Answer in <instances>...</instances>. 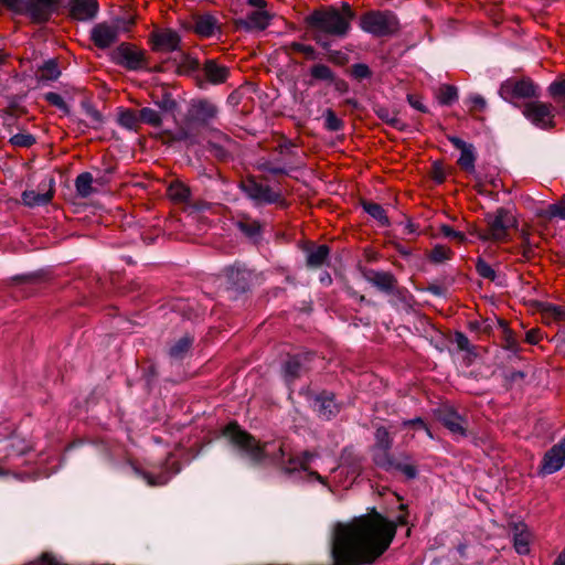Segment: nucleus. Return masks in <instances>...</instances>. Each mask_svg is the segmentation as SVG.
<instances>
[{
  "mask_svg": "<svg viewBox=\"0 0 565 565\" xmlns=\"http://www.w3.org/2000/svg\"><path fill=\"white\" fill-rule=\"evenodd\" d=\"M139 121L160 128L163 122L161 114L150 107H143L139 110Z\"/></svg>",
  "mask_w": 565,
  "mask_h": 565,
  "instance_id": "nucleus-42",
  "label": "nucleus"
},
{
  "mask_svg": "<svg viewBox=\"0 0 565 565\" xmlns=\"http://www.w3.org/2000/svg\"><path fill=\"white\" fill-rule=\"evenodd\" d=\"M498 327L501 329L502 348L507 351L516 354L520 351V344L515 338L514 332L510 329L504 319L497 318Z\"/></svg>",
  "mask_w": 565,
  "mask_h": 565,
  "instance_id": "nucleus-30",
  "label": "nucleus"
},
{
  "mask_svg": "<svg viewBox=\"0 0 565 565\" xmlns=\"http://www.w3.org/2000/svg\"><path fill=\"white\" fill-rule=\"evenodd\" d=\"M191 345L192 339L189 337H182L169 348L168 354L171 359L181 361L185 358Z\"/></svg>",
  "mask_w": 565,
  "mask_h": 565,
  "instance_id": "nucleus-39",
  "label": "nucleus"
},
{
  "mask_svg": "<svg viewBox=\"0 0 565 565\" xmlns=\"http://www.w3.org/2000/svg\"><path fill=\"white\" fill-rule=\"evenodd\" d=\"M364 278L381 292L386 295L395 292L397 279L390 271L369 269L364 273Z\"/></svg>",
  "mask_w": 565,
  "mask_h": 565,
  "instance_id": "nucleus-25",
  "label": "nucleus"
},
{
  "mask_svg": "<svg viewBox=\"0 0 565 565\" xmlns=\"http://www.w3.org/2000/svg\"><path fill=\"white\" fill-rule=\"evenodd\" d=\"M169 135L173 141H186L191 145L201 143L204 141L198 132L190 131V126L185 121L183 127H181L177 132Z\"/></svg>",
  "mask_w": 565,
  "mask_h": 565,
  "instance_id": "nucleus-40",
  "label": "nucleus"
},
{
  "mask_svg": "<svg viewBox=\"0 0 565 565\" xmlns=\"http://www.w3.org/2000/svg\"><path fill=\"white\" fill-rule=\"evenodd\" d=\"M356 13L348 2L341 7H321L305 18L311 39L323 50L331 47L330 36L344 39L351 31Z\"/></svg>",
  "mask_w": 565,
  "mask_h": 565,
  "instance_id": "nucleus-1",
  "label": "nucleus"
},
{
  "mask_svg": "<svg viewBox=\"0 0 565 565\" xmlns=\"http://www.w3.org/2000/svg\"><path fill=\"white\" fill-rule=\"evenodd\" d=\"M257 169L263 172H268L273 175H287L288 174V170L285 167L278 166L270 160L258 161Z\"/></svg>",
  "mask_w": 565,
  "mask_h": 565,
  "instance_id": "nucleus-55",
  "label": "nucleus"
},
{
  "mask_svg": "<svg viewBox=\"0 0 565 565\" xmlns=\"http://www.w3.org/2000/svg\"><path fill=\"white\" fill-rule=\"evenodd\" d=\"M347 73L358 82L370 81L373 77V71L365 63L351 65Z\"/></svg>",
  "mask_w": 565,
  "mask_h": 565,
  "instance_id": "nucleus-47",
  "label": "nucleus"
},
{
  "mask_svg": "<svg viewBox=\"0 0 565 565\" xmlns=\"http://www.w3.org/2000/svg\"><path fill=\"white\" fill-rule=\"evenodd\" d=\"M114 60L117 64L129 71H138L147 67V58L141 50H134L129 43H121L114 52Z\"/></svg>",
  "mask_w": 565,
  "mask_h": 565,
  "instance_id": "nucleus-15",
  "label": "nucleus"
},
{
  "mask_svg": "<svg viewBox=\"0 0 565 565\" xmlns=\"http://www.w3.org/2000/svg\"><path fill=\"white\" fill-rule=\"evenodd\" d=\"M565 466V437L553 445L543 456L540 473L552 475Z\"/></svg>",
  "mask_w": 565,
  "mask_h": 565,
  "instance_id": "nucleus-17",
  "label": "nucleus"
},
{
  "mask_svg": "<svg viewBox=\"0 0 565 565\" xmlns=\"http://www.w3.org/2000/svg\"><path fill=\"white\" fill-rule=\"evenodd\" d=\"M54 185L55 181L54 178H49L47 182L42 181L39 184V188L44 190L45 186H49V190L46 192L40 193L34 190H25L22 192V202L28 207H35V206H44L47 203L51 202L54 195Z\"/></svg>",
  "mask_w": 565,
  "mask_h": 565,
  "instance_id": "nucleus-22",
  "label": "nucleus"
},
{
  "mask_svg": "<svg viewBox=\"0 0 565 565\" xmlns=\"http://www.w3.org/2000/svg\"><path fill=\"white\" fill-rule=\"evenodd\" d=\"M189 216L199 223V225H202V227H199V231L203 230V227H209V220L207 217L203 216L202 213L211 210V204L206 201L196 200L189 203Z\"/></svg>",
  "mask_w": 565,
  "mask_h": 565,
  "instance_id": "nucleus-33",
  "label": "nucleus"
},
{
  "mask_svg": "<svg viewBox=\"0 0 565 565\" xmlns=\"http://www.w3.org/2000/svg\"><path fill=\"white\" fill-rule=\"evenodd\" d=\"M167 192L169 198L175 202H186L190 198V189L179 181L171 182Z\"/></svg>",
  "mask_w": 565,
  "mask_h": 565,
  "instance_id": "nucleus-41",
  "label": "nucleus"
},
{
  "mask_svg": "<svg viewBox=\"0 0 565 565\" xmlns=\"http://www.w3.org/2000/svg\"><path fill=\"white\" fill-rule=\"evenodd\" d=\"M477 160L476 148L472 143L460 150L458 166L466 172L475 171V163Z\"/></svg>",
  "mask_w": 565,
  "mask_h": 565,
  "instance_id": "nucleus-38",
  "label": "nucleus"
},
{
  "mask_svg": "<svg viewBox=\"0 0 565 565\" xmlns=\"http://www.w3.org/2000/svg\"><path fill=\"white\" fill-rule=\"evenodd\" d=\"M435 416L436 419L452 435L467 437L468 419L460 415L455 407L450 405H443L435 411Z\"/></svg>",
  "mask_w": 565,
  "mask_h": 565,
  "instance_id": "nucleus-13",
  "label": "nucleus"
},
{
  "mask_svg": "<svg viewBox=\"0 0 565 565\" xmlns=\"http://www.w3.org/2000/svg\"><path fill=\"white\" fill-rule=\"evenodd\" d=\"M158 377V371L154 364H150L147 367L142 369V374L140 381L142 382L143 390L147 393H150L154 386L156 380Z\"/></svg>",
  "mask_w": 565,
  "mask_h": 565,
  "instance_id": "nucleus-50",
  "label": "nucleus"
},
{
  "mask_svg": "<svg viewBox=\"0 0 565 565\" xmlns=\"http://www.w3.org/2000/svg\"><path fill=\"white\" fill-rule=\"evenodd\" d=\"M241 189L246 194L247 198L255 202L256 205H286V201L280 192L274 191L269 185H264L257 182L255 177H248L245 180H243L241 182Z\"/></svg>",
  "mask_w": 565,
  "mask_h": 565,
  "instance_id": "nucleus-9",
  "label": "nucleus"
},
{
  "mask_svg": "<svg viewBox=\"0 0 565 565\" xmlns=\"http://www.w3.org/2000/svg\"><path fill=\"white\" fill-rule=\"evenodd\" d=\"M341 466L348 468L349 473H360L361 465L356 456L345 448L341 455Z\"/></svg>",
  "mask_w": 565,
  "mask_h": 565,
  "instance_id": "nucleus-51",
  "label": "nucleus"
},
{
  "mask_svg": "<svg viewBox=\"0 0 565 565\" xmlns=\"http://www.w3.org/2000/svg\"><path fill=\"white\" fill-rule=\"evenodd\" d=\"M548 96L562 108L565 113V77L561 76L554 79L547 86Z\"/></svg>",
  "mask_w": 565,
  "mask_h": 565,
  "instance_id": "nucleus-35",
  "label": "nucleus"
},
{
  "mask_svg": "<svg viewBox=\"0 0 565 565\" xmlns=\"http://www.w3.org/2000/svg\"><path fill=\"white\" fill-rule=\"evenodd\" d=\"M372 109L374 114L385 124H387L390 127L398 130V131H406L408 128V125L405 124L403 120H401L397 117V110L393 109L391 110L386 106L374 104L372 106Z\"/></svg>",
  "mask_w": 565,
  "mask_h": 565,
  "instance_id": "nucleus-29",
  "label": "nucleus"
},
{
  "mask_svg": "<svg viewBox=\"0 0 565 565\" xmlns=\"http://www.w3.org/2000/svg\"><path fill=\"white\" fill-rule=\"evenodd\" d=\"M217 279L223 280L227 289L245 292L249 287L250 274L245 268L227 266L217 275Z\"/></svg>",
  "mask_w": 565,
  "mask_h": 565,
  "instance_id": "nucleus-18",
  "label": "nucleus"
},
{
  "mask_svg": "<svg viewBox=\"0 0 565 565\" xmlns=\"http://www.w3.org/2000/svg\"><path fill=\"white\" fill-rule=\"evenodd\" d=\"M237 227L248 238H256L262 233V226L258 221L242 220L237 222Z\"/></svg>",
  "mask_w": 565,
  "mask_h": 565,
  "instance_id": "nucleus-49",
  "label": "nucleus"
},
{
  "mask_svg": "<svg viewBox=\"0 0 565 565\" xmlns=\"http://www.w3.org/2000/svg\"><path fill=\"white\" fill-rule=\"evenodd\" d=\"M44 99L50 105L56 107L64 114H70V107L60 94L54 93V92H47L44 94Z\"/></svg>",
  "mask_w": 565,
  "mask_h": 565,
  "instance_id": "nucleus-58",
  "label": "nucleus"
},
{
  "mask_svg": "<svg viewBox=\"0 0 565 565\" xmlns=\"http://www.w3.org/2000/svg\"><path fill=\"white\" fill-rule=\"evenodd\" d=\"M171 458L172 455L170 454L167 459L160 463V471L158 473L146 471L131 461L129 465L131 466L135 476L143 479L148 486H164L173 476L181 471V465L178 461H171Z\"/></svg>",
  "mask_w": 565,
  "mask_h": 565,
  "instance_id": "nucleus-11",
  "label": "nucleus"
},
{
  "mask_svg": "<svg viewBox=\"0 0 565 565\" xmlns=\"http://www.w3.org/2000/svg\"><path fill=\"white\" fill-rule=\"evenodd\" d=\"M273 15L266 10H253L236 21V25L247 32L264 31L270 23Z\"/></svg>",
  "mask_w": 565,
  "mask_h": 565,
  "instance_id": "nucleus-24",
  "label": "nucleus"
},
{
  "mask_svg": "<svg viewBox=\"0 0 565 565\" xmlns=\"http://www.w3.org/2000/svg\"><path fill=\"white\" fill-rule=\"evenodd\" d=\"M153 104L164 114L170 115L173 120H175V114L179 111L180 105L173 98L172 94L166 89L161 88L158 92H153L151 94Z\"/></svg>",
  "mask_w": 565,
  "mask_h": 565,
  "instance_id": "nucleus-28",
  "label": "nucleus"
},
{
  "mask_svg": "<svg viewBox=\"0 0 565 565\" xmlns=\"http://www.w3.org/2000/svg\"><path fill=\"white\" fill-rule=\"evenodd\" d=\"M452 256L454 252L449 247L437 244L429 252L427 258L431 264L437 265L450 259Z\"/></svg>",
  "mask_w": 565,
  "mask_h": 565,
  "instance_id": "nucleus-45",
  "label": "nucleus"
},
{
  "mask_svg": "<svg viewBox=\"0 0 565 565\" xmlns=\"http://www.w3.org/2000/svg\"><path fill=\"white\" fill-rule=\"evenodd\" d=\"M39 81H56L61 76V71L56 58H49L38 67Z\"/></svg>",
  "mask_w": 565,
  "mask_h": 565,
  "instance_id": "nucleus-34",
  "label": "nucleus"
},
{
  "mask_svg": "<svg viewBox=\"0 0 565 565\" xmlns=\"http://www.w3.org/2000/svg\"><path fill=\"white\" fill-rule=\"evenodd\" d=\"M184 31L193 32L201 39H207L212 36V13L206 12L204 14L193 13L189 20H184L181 23Z\"/></svg>",
  "mask_w": 565,
  "mask_h": 565,
  "instance_id": "nucleus-21",
  "label": "nucleus"
},
{
  "mask_svg": "<svg viewBox=\"0 0 565 565\" xmlns=\"http://www.w3.org/2000/svg\"><path fill=\"white\" fill-rule=\"evenodd\" d=\"M235 142L222 131L214 128V159L227 162L233 158Z\"/></svg>",
  "mask_w": 565,
  "mask_h": 565,
  "instance_id": "nucleus-27",
  "label": "nucleus"
},
{
  "mask_svg": "<svg viewBox=\"0 0 565 565\" xmlns=\"http://www.w3.org/2000/svg\"><path fill=\"white\" fill-rule=\"evenodd\" d=\"M94 178L90 172H82L75 179V189L79 198H89L95 189L93 188Z\"/></svg>",
  "mask_w": 565,
  "mask_h": 565,
  "instance_id": "nucleus-36",
  "label": "nucleus"
},
{
  "mask_svg": "<svg viewBox=\"0 0 565 565\" xmlns=\"http://www.w3.org/2000/svg\"><path fill=\"white\" fill-rule=\"evenodd\" d=\"M82 109L85 114L92 118V120L98 125L103 124L104 117L99 110H97L88 99L81 102Z\"/></svg>",
  "mask_w": 565,
  "mask_h": 565,
  "instance_id": "nucleus-61",
  "label": "nucleus"
},
{
  "mask_svg": "<svg viewBox=\"0 0 565 565\" xmlns=\"http://www.w3.org/2000/svg\"><path fill=\"white\" fill-rule=\"evenodd\" d=\"M359 26L374 38H390L399 31L401 23L390 10H370L360 17Z\"/></svg>",
  "mask_w": 565,
  "mask_h": 565,
  "instance_id": "nucleus-6",
  "label": "nucleus"
},
{
  "mask_svg": "<svg viewBox=\"0 0 565 565\" xmlns=\"http://www.w3.org/2000/svg\"><path fill=\"white\" fill-rule=\"evenodd\" d=\"M322 117L324 119L323 127L326 130L335 132L344 128V121L338 117L333 109L327 108Z\"/></svg>",
  "mask_w": 565,
  "mask_h": 565,
  "instance_id": "nucleus-46",
  "label": "nucleus"
},
{
  "mask_svg": "<svg viewBox=\"0 0 565 565\" xmlns=\"http://www.w3.org/2000/svg\"><path fill=\"white\" fill-rule=\"evenodd\" d=\"M0 6L13 14L28 17L35 24L49 22L58 10L54 0H0Z\"/></svg>",
  "mask_w": 565,
  "mask_h": 565,
  "instance_id": "nucleus-5",
  "label": "nucleus"
},
{
  "mask_svg": "<svg viewBox=\"0 0 565 565\" xmlns=\"http://www.w3.org/2000/svg\"><path fill=\"white\" fill-rule=\"evenodd\" d=\"M476 271L480 277L490 281L497 279L495 270L482 257L476 259Z\"/></svg>",
  "mask_w": 565,
  "mask_h": 565,
  "instance_id": "nucleus-52",
  "label": "nucleus"
},
{
  "mask_svg": "<svg viewBox=\"0 0 565 565\" xmlns=\"http://www.w3.org/2000/svg\"><path fill=\"white\" fill-rule=\"evenodd\" d=\"M499 95L505 102L512 104L514 107L521 109L523 103L521 100L530 102L540 99L542 90L530 77H510L503 81L499 87Z\"/></svg>",
  "mask_w": 565,
  "mask_h": 565,
  "instance_id": "nucleus-4",
  "label": "nucleus"
},
{
  "mask_svg": "<svg viewBox=\"0 0 565 565\" xmlns=\"http://www.w3.org/2000/svg\"><path fill=\"white\" fill-rule=\"evenodd\" d=\"M203 77L198 76L199 86L201 88H206L210 84H212V60L205 58L204 67L200 71Z\"/></svg>",
  "mask_w": 565,
  "mask_h": 565,
  "instance_id": "nucleus-62",
  "label": "nucleus"
},
{
  "mask_svg": "<svg viewBox=\"0 0 565 565\" xmlns=\"http://www.w3.org/2000/svg\"><path fill=\"white\" fill-rule=\"evenodd\" d=\"M212 103L204 98L192 99L190 102L184 121L190 126V131H195L200 137L212 143L210 135L212 132Z\"/></svg>",
  "mask_w": 565,
  "mask_h": 565,
  "instance_id": "nucleus-7",
  "label": "nucleus"
},
{
  "mask_svg": "<svg viewBox=\"0 0 565 565\" xmlns=\"http://www.w3.org/2000/svg\"><path fill=\"white\" fill-rule=\"evenodd\" d=\"M488 224L489 239L497 242H507L509 238L508 230L516 226L518 221L512 213L505 207L497 209L494 214L488 213L486 215Z\"/></svg>",
  "mask_w": 565,
  "mask_h": 565,
  "instance_id": "nucleus-10",
  "label": "nucleus"
},
{
  "mask_svg": "<svg viewBox=\"0 0 565 565\" xmlns=\"http://www.w3.org/2000/svg\"><path fill=\"white\" fill-rule=\"evenodd\" d=\"M306 254V266L318 269L328 264L330 247L326 244L317 245L315 242H306L302 246Z\"/></svg>",
  "mask_w": 565,
  "mask_h": 565,
  "instance_id": "nucleus-23",
  "label": "nucleus"
},
{
  "mask_svg": "<svg viewBox=\"0 0 565 565\" xmlns=\"http://www.w3.org/2000/svg\"><path fill=\"white\" fill-rule=\"evenodd\" d=\"M117 121L121 127L134 130L138 125L139 114L137 115L136 110L130 108H121Z\"/></svg>",
  "mask_w": 565,
  "mask_h": 565,
  "instance_id": "nucleus-43",
  "label": "nucleus"
},
{
  "mask_svg": "<svg viewBox=\"0 0 565 565\" xmlns=\"http://www.w3.org/2000/svg\"><path fill=\"white\" fill-rule=\"evenodd\" d=\"M452 341L457 344L458 351L466 352L468 355L473 358L477 356V347L470 343L468 337L463 332L456 331Z\"/></svg>",
  "mask_w": 565,
  "mask_h": 565,
  "instance_id": "nucleus-48",
  "label": "nucleus"
},
{
  "mask_svg": "<svg viewBox=\"0 0 565 565\" xmlns=\"http://www.w3.org/2000/svg\"><path fill=\"white\" fill-rule=\"evenodd\" d=\"M149 42L154 52L169 53L180 49L181 36L173 29L154 30L149 35Z\"/></svg>",
  "mask_w": 565,
  "mask_h": 565,
  "instance_id": "nucleus-16",
  "label": "nucleus"
},
{
  "mask_svg": "<svg viewBox=\"0 0 565 565\" xmlns=\"http://www.w3.org/2000/svg\"><path fill=\"white\" fill-rule=\"evenodd\" d=\"M535 307L545 318H551L555 321L565 320V307L545 301H536Z\"/></svg>",
  "mask_w": 565,
  "mask_h": 565,
  "instance_id": "nucleus-37",
  "label": "nucleus"
},
{
  "mask_svg": "<svg viewBox=\"0 0 565 565\" xmlns=\"http://www.w3.org/2000/svg\"><path fill=\"white\" fill-rule=\"evenodd\" d=\"M9 142L14 147L30 148L36 142V139L32 134L19 132L13 135Z\"/></svg>",
  "mask_w": 565,
  "mask_h": 565,
  "instance_id": "nucleus-53",
  "label": "nucleus"
},
{
  "mask_svg": "<svg viewBox=\"0 0 565 565\" xmlns=\"http://www.w3.org/2000/svg\"><path fill=\"white\" fill-rule=\"evenodd\" d=\"M402 427L403 428H412L414 430H425L426 434L430 438H433V434H431L429 427L427 426V424L425 423V420L422 417L405 419L402 422Z\"/></svg>",
  "mask_w": 565,
  "mask_h": 565,
  "instance_id": "nucleus-60",
  "label": "nucleus"
},
{
  "mask_svg": "<svg viewBox=\"0 0 565 565\" xmlns=\"http://www.w3.org/2000/svg\"><path fill=\"white\" fill-rule=\"evenodd\" d=\"M393 436L387 427H375L374 444L371 448L373 463L387 473L402 475L406 480H415L419 471L413 454L406 450L393 451Z\"/></svg>",
  "mask_w": 565,
  "mask_h": 565,
  "instance_id": "nucleus-2",
  "label": "nucleus"
},
{
  "mask_svg": "<svg viewBox=\"0 0 565 565\" xmlns=\"http://www.w3.org/2000/svg\"><path fill=\"white\" fill-rule=\"evenodd\" d=\"M68 17L72 20L86 22L97 18L99 3L97 0H70L67 3Z\"/></svg>",
  "mask_w": 565,
  "mask_h": 565,
  "instance_id": "nucleus-19",
  "label": "nucleus"
},
{
  "mask_svg": "<svg viewBox=\"0 0 565 565\" xmlns=\"http://www.w3.org/2000/svg\"><path fill=\"white\" fill-rule=\"evenodd\" d=\"M465 103L471 105V110L483 111L487 107L484 97L479 94H471Z\"/></svg>",
  "mask_w": 565,
  "mask_h": 565,
  "instance_id": "nucleus-63",
  "label": "nucleus"
},
{
  "mask_svg": "<svg viewBox=\"0 0 565 565\" xmlns=\"http://www.w3.org/2000/svg\"><path fill=\"white\" fill-rule=\"evenodd\" d=\"M119 26L106 22L95 24L90 30V40L100 50H106L118 42Z\"/></svg>",
  "mask_w": 565,
  "mask_h": 565,
  "instance_id": "nucleus-20",
  "label": "nucleus"
},
{
  "mask_svg": "<svg viewBox=\"0 0 565 565\" xmlns=\"http://www.w3.org/2000/svg\"><path fill=\"white\" fill-rule=\"evenodd\" d=\"M360 205L362 206L363 211L376 220L381 226H390V218L381 204L369 201L366 199H361Z\"/></svg>",
  "mask_w": 565,
  "mask_h": 565,
  "instance_id": "nucleus-31",
  "label": "nucleus"
},
{
  "mask_svg": "<svg viewBox=\"0 0 565 565\" xmlns=\"http://www.w3.org/2000/svg\"><path fill=\"white\" fill-rule=\"evenodd\" d=\"M316 455L309 450L302 451L299 456L292 457L288 460V463L284 467V472L291 475L296 471H306L310 477L315 478L321 483H326V479L317 471H309V465Z\"/></svg>",
  "mask_w": 565,
  "mask_h": 565,
  "instance_id": "nucleus-26",
  "label": "nucleus"
},
{
  "mask_svg": "<svg viewBox=\"0 0 565 565\" xmlns=\"http://www.w3.org/2000/svg\"><path fill=\"white\" fill-rule=\"evenodd\" d=\"M313 351H303L297 354L288 355L282 365L286 382L291 383L310 371L311 362L315 360Z\"/></svg>",
  "mask_w": 565,
  "mask_h": 565,
  "instance_id": "nucleus-14",
  "label": "nucleus"
},
{
  "mask_svg": "<svg viewBox=\"0 0 565 565\" xmlns=\"http://www.w3.org/2000/svg\"><path fill=\"white\" fill-rule=\"evenodd\" d=\"M309 74L311 77V81H309V85L313 86L315 82H326L328 84H331V82L335 77V73L329 67L328 65L323 63H316L311 65L309 68Z\"/></svg>",
  "mask_w": 565,
  "mask_h": 565,
  "instance_id": "nucleus-32",
  "label": "nucleus"
},
{
  "mask_svg": "<svg viewBox=\"0 0 565 565\" xmlns=\"http://www.w3.org/2000/svg\"><path fill=\"white\" fill-rule=\"evenodd\" d=\"M232 77L230 67L220 64L214 60V87L227 83Z\"/></svg>",
  "mask_w": 565,
  "mask_h": 565,
  "instance_id": "nucleus-54",
  "label": "nucleus"
},
{
  "mask_svg": "<svg viewBox=\"0 0 565 565\" xmlns=\"http://www.w3.org/2000/svg\"><path fill=\"white\" fill-rule=\"evenodd\" d=\"M520 110L535 128L550 131L556 126L554 106L551 103L534 99L523 103Z\"/></svg>",
  "mask_w": 565,
  "mask_h": 565,
  "instance_id": "nucleus-8",
  "label": "nucleus"
},
{
  "mask_svg": "<svg viewBox=\"0 0 565 565\" xmlns=\"http://www.w3.org/2000/svg\"><path fill=\"white\" fill-rule=\"evenodd\" d=\"M311 407L320 419L329 422L340 414L343 403L337 399L333 392L322 390L311 395Z\"/></svg>",
  "mask_w": 565,
  "mask_h": 565,
  "instance_id": "nucleus-12",
  "label": "nucleus"
},
{
  "mask_svg": "<svg viewBox=\"0 0 565 565\" xmlns=\"http://www.w3.org/2000/svg\"><path fill=\"white\" fill-rule=\"evenodd\" d=\"M541 215L547 218L559 217L565 220V194L562 196L559 203L550 204Z\"/></svg>",
  "mask_w": 565,
  "mask_h": 565,
  "instance_id": "nucleus-57",
  "label": "nucleus"
},
{
  "mask_svg": "<svg viewBox=\"0 0 565 565\" xmlns=\"http://www.w3.org/2000/svg\"><path fill=\"white\" fill-rule=\"evenodd\" d=\"M437 97L440 105L451 106L458 99V88L454 85L443 84Z\"/></svg>",
  "mask_w": 565,
  "mask_h": 565,
  "instance_id": "nucleus-44",
  "label": "nucleus"
},
{
  "mask_svg": "<svg viewBox=\"0 0 565 565\" xmlns=\"http://www.w3.org/2000/svg\"><path fill=\"white\" fill-rule=\"evenodd\" d=\"M327 51V58L330 63L337 65V66H345L350 62V56L339 50H331L329 47Z\"/></svg>",
  "mask_w": 565,
  "mask_h": 565,
  "instance_id": "nucleus-59",
  "label": "nucleus"
},
{
  "mask_svg": "<svg viewBox=\"0 0 565 565\" xmlns=\"http://www.w3.org/2000/svg\"><path fill=\"white\" fill-rule=\"evenodd\" d=\"M513 541H514V548L519 554L524 555V554L529 553V551H530L529 541H527V537L523 533L514 534Z\"/></svg>",
  "mask_w": 565,
  "mask_h": 565,
  "instance_id": "nucleus-64",
  "label": "nucleus"
},
{
  "mask_svg": "<svg viewBox=\"0 0 565 565\" xmlns=\"http://www.w3.org/2000/svg\"><path fill=\"white\" fill-rule=\"evenodd\" d=\"M221 437L239 451V456L247 460L249 467L258 468L267 461V454L264 447L254 436L243 430L236 422L224 426L221 430Z\"/></svg>",
  "mask_w": 565,
  "mask_h": 565,
  "instance_id": "nucleus-3",
  "label": "nucleus"
},
{
  "mask_svg": "<svg viewBox=\"0 0 565 565\" xmlns=\"http://www.w3.org/2000/svg\"><path fill=\"white\" fill-rule=\"evenodd\" d=\"M290 50L292 52L303 54L307 60L316 61L320 58L319 53L313 46L300 42H292L290 44Z\"/></svg>",
  "mask_w": 565,
  "mask_h": 565,
  "instance_id": "nucleus-56",
  "label": "nucleus"
}]
</instances>
